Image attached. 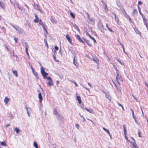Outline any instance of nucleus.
Instances as JSON below:
<instances>
[{"label":"nucleus","mask_w":148,"mask_h":148,"mask_svg":"<svg viewBox=\"0 0 148 148\" xmlns=\"http://www.w3.org/2000/svg\"><path fill=\"white\" fill-rule=\"evenodd\" d=\"M87 14L88 15V23L90 24H91L92 25H94L95 23V20L92 18L90 17L88 13H87Z\"/></svg>","instance_id":"1"},{"label":"nucleus","mask_w":148,"mask_h":148,"mask_svg":"<svg viewBox=\"0 0 148 148\" xmlns=\"http://www.w3.org/2000/svg\"><path fill=\"white\" fill-rule=\"evenodd\" d=\"M41 73L43 76V78L45 79H46V77H47V76L48 75V73H46L45 70L42 68L41 69Z\"/></svg>","instance_id":"2"},{"label":"nucleus","mask_w":148,"mask_h":148,"mask_svg":"<svg viewBox=\"0 0 148 148\" xmlns=\"http://www.w3.org/2000/svg\"><path fill=\"white\" fill-rule=\"evenodd\" d=\"M14 27L17 31L19 33H22L23 32V29L18 26Z\"/></svg>","instance_id":"3"},{"label":"nucleus","mask_w":148,"mask_h":148,"mask_svg":"<svg viewBox=\"0 0 148 148\" xmlns=\"http://www.w3.org/2000/svg\"><path fill=\"white\" fill-rule=\"evenodd\" d=\"M66 37L69 41V43L71 45H73V43L72 42L71 38L70 37L69 35L68 34H67L66 36Z\"/></svg>","instance_id":"4"},{"label":"nucleus","mask_w":148,"mask_h":148,"mask_svg":"<svg viewBox=\"0 0 148 148\" xmlns=\"http://www.w3.org/2000/svg\"><path fill=\"white\" fill-rule=\"evenodd\" d=\"M121 78V76H119L118 73H117V76L116 77V80L118 83V84L119 85H120L119 81L121 80H122Z\"/></svg>","instance_id":"5"},{"label":"nucleus","mask_w":148,"mask_h":148,"mask_svg":"<svg viewBox=\"0 0 148 148\" xmlns=\"http://www.w3.org/2000/svg\"><path fill=\"white\" fill-rule=\"evenodd\" d=\"M75 36L76 38L80 42L84 43V41L81 38L80 36L79 35H76Z\"/></svg>","instance_id":"6"},{"label":"nucleus","mask_w":148,"mask_h":148,"mask_svg":"<svg viewBox=\"0 0 148 148\" xmlns=\"http://www.w3.org/2000/svg\"><path fill=\"white\" fill-rule=\"evenodd\" d=\"M38 97L39 99V103H41L42 101V96L41 95V94L40 92L39 93L38 95Z\"/></svg>","instance_id":"7"},{"label":"nucleus","mask_w":148,"mask_h":148,"mask_svg":"<svg viewBox=\"0 0 148 148\" xmlns=\"http://www.w3.org/2000/svg\"><path fill=\"white\" fill-rule=\"evenodd\" d=\"M138 14V12L136 9H134L132 13V14L133 16L135 15H137Z\"/></svg>","instance_id":"8"},{"label":"nucleus","mask_w":148,"mask_h":148,"mask_svg":"<svg viewBox=\"0 0 148 148\" xmlns=\"http://www.w3.org/2000/svg\"><path fill=\"white\" fill-rule=\"evenodd\" d=\"M144 22V25L148 23H147V19L144 15L142 17Z\"/></svg>","instance_id":"9"},{"label":"nucleus","mask_w":148,"mask_h":148,"mask_svg":"<svg viewBox=\"0 0 148 148\" xmlns=\"http://www.w3.org/2000/svg\"><path fill=\"white\" fill-rule=\"evenodd\" d=\"M41 26L43 27L44 30L47 33V34H48V32L46 29L47 26L44 23Z\"/></svg>","instance_id":"10"},{"label":"nucleus","mask_w":148,"mask_h":148,"mask_svg":"<svg viewBox=\"0 0 148 148\" xmlns=\"http://www.w3.org/2000/svg\"><path fill=\"white\" fill-rule=\"evenodd\" d=\"M41 26L43 27L44 30L47 33V34H48V32L46 29L47 26L44 23Z\"/></svg>","instance_id":"11"},{"label":"nucleus","mask_w":148,"mask_h":148,"mask_svg":"<svg viewBox=\"0 0 148 148\" xmlns=\"http://www.w3.org/2000/svg\"><path fill=\"white\" fill-rule=\"evenodd\" d=\"M73 63L77 68L78 67V64L77 62V61L75 60V58L74 57L73 59Z\"/></svg>","instance_id":"12"},{"label":"nucleus","mask_w":148,"mask_h":148,"mask_svg":"<svg viewBox=\"0 0 148 148\" xmlns=\"http://www.w3.org/2000/svg\"><path fill=\"white\" fill-rule=\"evenodd\" d=\"M106 98L110 101H111V100L112 97L108 93H106Z\"/></svg>","instance_id":"13"},{"label":"nucleus","mask_w":148,"mask_h":148,"mask_svg":"<svg viewBox=\"0 0 148 148\" xmlns=\"http://www.w3.org/2000/svg\"><path fill=\"white\" fill-rule=\"evenodd\" d=\"M104 5H103L104 8V11L106 12H107L108 11V8L107 7V6L106 3H104Z\"/></svg>","instance_id":"14"},{"label":"nucleus","mask_w":148,"mask_h":148,"mask_svg":"<svg viewBox=\"0 0 148 148\" xmlns=\"http://www.w3.org/2000/svg\"><path fill=\"white\" fill-rule=\"evenodd\" d=\"M0 7L1 8L4 10L5 9V4L3 2H1L0 1Z\"/></svg>","instance_id":"15"},{"label":"nucleus","mask_w":148,"mask_h":148,"mask_svg":"<svg viewBox=\"0 0 148 148\" xmlns=\"http://www.w3.org/2000/svg\"><path fill=\"white\" fill-rule=\"evenodd\" d=\"M76 99L78 101L79 103V104H81L82 102V100L80 96H77L76 97Z\"/></svg>","instance_id":"16"},{"label":"nucleus","mask_w":148,"mask_h":148,"mask_svg":"<svg viewBox=\"0 0 148 148\" xmlns=\"http://www.w3.org/2000/svg\"><path fill=\"white\" fill-rule=\"evenodd\" d=\"M36 18V19L34 20V22L35 23H37L38 22V17L37 16L36 14H34Z\"/></svg>","instance_id":"17"},{"label":"nucleus","mask_w":148,"mask_h":148,"mask_svg":"<svg viewBox=\"0 0 148 148\" xmlns=\"http://www.w3.org/2000/svg\"><path fill=\"white\" fill-rule=\"evenodd\" d=\"M85 109H86L87 111L88 112L90 113H92L93 114H94V112L93 111V110L92 109H89L88 108H85Z\"/></svg>","instance_id":"18"},{"label":"nucleus","mask_w":148,"mask_h":148,"mask_svg":"<svg viewBox=\"0 0 148 148\" xmlns=\"http://www.w3.org/2000/svg\"><path fill=\"white\" fill-rule=\"evenodd\" d=\"M53 113L54 114L56 115V116H60V114H58V112L57 111L56 109H54L53 110Z\"/></svg>","instance_id":"19"},{"label":"nucleus","mask_w":148,"mask_h":148,"mask_svg":"<svg viewBox=\"0 0 148 148\" xmlns=\"http://www.w3.org/2000/svg\"><path fill=\"white\" fill-rule=\"evenodd\" d=\"M34 9H35L36 10H39V5H38V4H34Z\"/></svg>","instance_id":"20"},{"label":"nucleus","mask_w":148,"mask_h":148,"mask_svg":"<svg viewBox=\"0 0 148 148\" xmlns=\"http://www.w3.org/2000/svg\"><path fill=\"white\" fill-rule=\"evenodd\" d=\"M93 60L97 63H98L99 62V60L98 58L96 57H94L93 58Z\"/></svg>","instance_id":"21"},{"label":"nucleus","mask_w":148,"mask_h":148,"mask_svg":"<svg viewBox=\"0 0 148 148\" xmlns=\"http://www.w3.org/2000/svg\"><path fill=\"white\" fill-rule=\"evenodd\" d=\"M84 41L90 47L92 46V44L89 43V41L88 40L84 39Z\"/></svg>","instance_id":"22"},{"label":"nucleus","mask_w":148,"mask_h":148,"mask_svg":"<svg viewBox=\"0 0 148 148\" xmlns=\"http://www.w3.org/2000/svg\"><path fill=\"white\" fill-rule=\"evenodd\" d=\"M123 131L124 132V134H127V130L126 129V126L125 125H123Z\"/></svg>","instance_id":"23"},{"label":"nucleus","mask_w":148,"mask_h":148,"mask_svg":"<svg viewBox=\"0 0 148 148\" xmlns=\"http://www.w3.org/2000/svg\"><path fill=\"white\" fill-rule=\"evenodd\" d=\"M9 101V99L7 97H5L4 99V102L5 104L8 103V102Z\"/></svg>","instance_id":"24"},{"label":"nucleus","mask_w":148,"mask_h":148,"mask_svg":"<svg viewBox=\"0 0 148 148\" xmlns=\"http://www.w3.org/2000/svg\"><path fill=\"white\" fill-rule=\"evenodd\" d=\"M47 84L50 86H52L53 85L52 80L49 81L47 82Z\"/></svg>","instance_id":"25"},{"label":"nucleus","mask_w":148,"mask_h":148,"mask_svg":"<svg viewBox=\"0 0 148 148\" xmlns=\"http://www.w3.org/2000/svg\"><path fill=\"white\" fill-rule=\"evenodd\" d=\"M127 17L129 18V21L131 23H132V24L134 25V21L129 16H127Z\"/></svg>","instance_id":"26"},{"label":"nucleus","mask_w":148,"mask_h":148,"mask_svg":"<svg viewBox=\"0 0 148 148\" xmlns=\"http://www.w3.org/2000/svg\"><path fill=\"white\" fill-rule=\"evenodd\" d=\"M12 73L16 77L18 76V75L17 74V72L16 71L14 70L12 71Z\"/></svg>","instance_id":"27"},{"label":"nucleus","mask_w":148,"mask_h":148,"mask_svg":"<svg viewBox=\"0 0 148 148\" xmlns=\"http://www.w3.org/2000/svg\"><path fill=\"white\" fill-rule=\"evenodd\" d=\"M133 147L132 148H139L138 145L136 144V143L134 142L132 144Z\"/></svg>","instance_id":"28"},{"label":"nucleus","mask_w":148,"mask_h":148,"mask_svg":"<svg viewBox=\"0 0 148 148\" xmlns=\"http://www.w3.org/2000/svg\"><path fill=\"white\" fill-rule=\"evenodd\" d=\"M103 129L106 132L110 135V136H111L110 133L109 132V131L106 129L105 127H103Z\"/></svg>","instance_id":"29"},{"label":"nucleus","mask_w":148,"mask_h":148,"mask_svg":"<svg viewBox=\"0 0 148 148\" xmlns=\"http://www.w3.org/2000/svg\"><path fill=\"white\" fill-rule=\"evenodd\" d=\"M50 20L53 23H56V21L55 20V19L53 18L52 17H51Z\"/></svg>","instance_id":"30"},{"label":"nucleus","mask_w":148,"mask_h":148,"mask_svg":"<svg viewBox=\"0 0 148 148\" xmlns=\"http://www.w3.org/2000/svg\"><path fill=\"white\" fill-rule=\"evenodd\" d=\"M132 116H133V117L134 119V121H135V122L136 123H137V124H138V125H139V123H138V121H137V120L136 118V117L134 116V115H132Z\"/></svg>","instance_id":"31"},{"label":"nucleus","mask_w":148,"mask_h":148,"mask_svg":"<svg viewBox=\"0 0 148 148\" xmlns=\"http://www.w3.org/2000/svg\"><path fill=\"white\" fill-rule=\"evenodd\" d=\"M123 13L125 16H126L127 17L129 16L127 15V13L124 9H123Z\"/></svg>","instance_id":"32"},{"label":"nucleus","mask_w":148,"mask_h":148,"mask_svg":"<svg viewBox=\"0 0 148 148\" xmlns=\"http://www.w3.org/2000/svg\"><path fill=\"white\" fill-rule=\"evenodd\" d=\"M114 15L115 17L114 19L117 22V23H118L119 21V20L118 18L116 16V15L115 14H114Z\"/></svg>","instance_id":"33"},{"label":"nucleus","mask_w":148,"mask_h":148,"mask_svg":"<svg viewBox=\"0 0 148 148\" xmlns=\"http://www.w3.org/2000/svg\"><path fill=\"white\" fill-rule=\"evenodd\" d=\"M106 27L108 29V30L111 32H113V30H112V29H111L108 26V24H106Z\"/></svg>","instance_id":"34"},{"label":"nucleus","mask_w":148,"mask_h":148,"mask_svg":"<svg viewBox=\"0 0 148 148\" xmlns=\"http://www.w3.org/2000/svg\"><path fill=\"white\" fill-rule=\"evenodd\" d=\"M34 146L36 148H38V145L36 141H34L33 143Z\"/></svg>","instance_id":"35"},{"label":"nucleus","mask_w":148,"mask_h":148,"mask_svg":"<svg viewBox=\"0 0 148 148\" xmlns=\"http://www.w3.org/2000/svg\"><path fill=\"white\" fill-rule=\"evenodd\" d=\"M70 14L71 16L72 17L73 19H75V17L74 14L72 12H70Z\"/></svg>","instance_id":"36"},{"label":"nucleus","mask_w":148,"mask_h":148,"mask_svg":"<svg viewBox=\"0 0 148 148\" xmlns=\"http://www.w3.org/2000/svg\"><path fill=\"white\" fill-rule=\"evenodd\" d=\"M58 47L57 46H55V47L54 52L55 53H56V51L58 50Z\"/></svg>","instance_id":"37"},{"label":"nucleus","mask_w":148,"mask_h":148,"mask_svg":"<svg viewBox=\"0 0 148 148\" xmlns=\"http://www.w3.org/2000/svg\"><path fill=\"white\" fill-rule=\"evenodd\" d=\"M1 145L2 146H6L7 145V144L5 142H1Z\"/></svg>","instance_id":"38"},{"label":"nucleus","mask_w":148,"mask_h":148,"mask_svg":"<svg viewBox=\"0 0 148 148\" xmlns=\"http://www.w3.org/2000/svg\"><path fill=\"white\" fill-rule=\"evenodd\" d=\"M44 42H45V44L46 46H47V48H48L49 46H48V43H47V39H44Z\"/></svg>","instance_id":"39"},{"label":"nucleus","mask_w":148,"mask_h":148,"mask_svg":"<svg viewBox=\"0 0 148 148\" xmlns=\"http://www.w3.org/2000/svg\"><path fill=\"white\" fill-rule=\"evenodd\" d=\"M70 82H72V83H73L74 84L75 87L78 86V85L75 81H71Z\"/></svg>","instance_id":"40"},{"label":"nucleus","mask_w":148,"mask_h":148,"mask_svg":"<svg viewBox=\"0 0 148 148\" xmlns=\"http://www.w3.org/2000/svg\"><path fill=\"white\" fill-rule=\"evenodd\" d=\"M141 133L140 131L139 130H138V136L139 137H142V136L141 135Z\"/></svg>","instance_id":"41"},{"label":"nucleus","mask_w":148,"mask_h":148,"mask_svg":"<svg viewBox=\"0 0 148 148\" xmlns=\"http://www.w3.org/2000/svg\"><path fill=\"white\" fill-rule=\"evenodd\" d=\"M14 130L17 134H18L19 132V130L18 128H16L14 129Z\"/></svg>","instance_id":"42"},{"label":"nucleus","mask_w":148,"mask_h":148,"mask_svg":"<svg viewBox=\"0 0 148 148\" xmlns=\"http://www.w3.org/2000/svg\"><path fill=\"white\" fill-rule=\"evenodd\" d=\"M90 38L94 41V43H96V41L94 38L91 36Z\"/></svg>","instance_id":"43"},{"label":"nucleus","mask_w":148,"mask_h":148,"mask_svg":"<svg viewBox=\"0 0 148 148\" xmlns=\"http://www.w3.org/2000/svg\"><path fill=\"white\" fill-rule=\"evenodd\" d=\"M117 104H118L119 106L121 107L122 108V109H123L124 110H125L123 106H122L121 104L119 103H117Z\"/></svg>","instance_id":"44"},{"label":"nucleus","mask_w":148,"mask_h":148,"mask_svg":"<svg viewBox=\"0 0 148 148\" xmlns=\"http://www.w3.org/2000/svg\"><path fill=\"white\" fill-rule=\"evenodd\" d=\"M44 23L42 22L41 19H40L39 21V24L41 25H42Z\"/></svg>","instance_id":"45"},{"label":"nucleus","mask_w":148,"mask_h":148,"mask_svg":"<svg viewBox=\"0 0 148 148\" xmlns=\"http://www.w3.org/2000/svg\"><path fill=\"white\" fill-rule=\"evenodd\" d=\"M124 136H125V139L128 142L129 141V140L128 139V137H127V134H125V135H124Z\"/></svg>","instance_id":"46"},{"label":"nucleus","mask_w":148,"mask_h":148,"mask_svg":"<svg viewBox=\"0 0 148 148\" xmlns=\"http://www.w3.org/2000/svg\"><path fill=\"white\" fill-rule=\"evenodd\" d=\"M46 79H47L49 81H51V80H52L51 77H46Z\"/></svg>","instance_id":"47"},{"label":"nucleus","mask_w":148,"mask_h":148,"mask_svg":"<svg viewBox=\"0 0 148 148\" xmlns=\"http://www.w3.org/2000/svg\"><path fill=\"white\" fill-rule=\"evenodd\" d=\"M14 40L15 41V43H17V40H18L17 38H15V37H14Z\"/></svg>","instance_id":"48"},{"label":"nucleus","mask_w":148,"mask_h":148,"mask_svg":"<svg viewBox=\"0 0 148 148\" xmlns=\"http://www.w3.org/2000/svg\"><path fill=\"white\" fill-rule=\"evenodd\" d=\"M77 129H79V125L78 124H76L75 125Z\"/></svg>","instance_id":"49"},{"label":"nucleus","mask_w":148,"mask_h":148,"mask_svg":"<svg viewBox=\"0 0 148 148\" xmlns=\"http://www.w3.org/2000/svg\"><path fill=\"white\" fill-rule=\"evenodd\" d=\"M28 46L27 45H26V47H25V52L28 51Z\"/></svg>","instance_id":"50"},{"label":"nucleus","mask_w":148,"mask_h":148,"mask_svg":"<svg viewBox=\"0 0 148 148\" xmlns=\"http://www.w3.org/2000/svg\"><path fill=\"white\" fill-rule=\"evenodd\" d=\"M142 4V2L140 1H138V5H141Z\"/></svg>","instance_id":"51"},{"label":"nucleus","mask_w":148,"mask_h":148,"mask_svg":"<svg viewBox=\"0 0 148 148\" xmlns=\"http://www.w3.org/2000/svg\"><path fill=\"white\" fill-rule=\"evenodd\" d=\"M101 2L103 4V5H104V4H105L104 3H106V2H104L103 1V0H101Z\"/></svg>","instance_id":"52"},{"label":"nucleus","mask_w":148,"mask_h":148,"mask_svg":"<svg viewBox=\"0 0 148 148\" xmlns=\"http://www.w3.org/2000/svg\"><path fill=\"white\" fill-rule=\"evenodd\" d=\"M131 111H132V115H134V111L132 109H131Z\"/></svg>","instance_id":"53"},{"label":"nucleus","mask_w":148,"mask_h":148,"mask_svg":"<svg viewBox=\"0 0 148 148\" xmlns=\"http://www.w3.org/2000/svg\"><path fill=\"white\" fill-rule=\"evenodd\" d=\"M144 25L146 26L147 30H148V24L147 23L146 24H145Z\"/></svg>","instance_id":"54"},{"label":"nucleus","mask_w":148,"mask_h":148,"mask_svg":"<svg viewBox=\"0 0 148 148\" xmlns=\"http://www.w3.org/2000/svg\"><path fill=\"white\" fill-rule=\"evenodd\" d=\"M139 13H140V14L141 15V16L142 17V16H144V15L141 12V11L140 10V11H139Z\"/></svg>","instance_id":"55"},{"label":"nucleus","mask_w":148,"mask_h":148,"mask_svg":"<svg viewBox=\"0 0 148 148\" xmlns=\"http://www.w3.org/2000/svg\"><path fill=\"white\" fill-rule=\"evenodd\" d=\"M86 34L89 37V38H90V36H91L90 35V34H89V33H86Z\"/></svg>","instance_id":"56"},{"label":"nucleus","mask_w":148,"mask_h":148,"mask_svg":"<svg viewBox=\"0 0 148 148\" xmlns=\"http://www.w3.org/2000/svg\"><path fill=\"white\" fill-rule=\"evenodd\" d=\"M10 125L9 124H7L5 126H6V127H7L8 126H9Z\"/></svg>","instance_id":"57"},{"label":"nucleus","mask_w":148,"mask_h":148,"mask_svg":"<svg viewBox=\"0 0 148 148\" xmlns=\"http://www.w3.org/2000/svg\"><path fill=\"white\" fill-rule=\"evenodd\" d=\"M138 9L139 11H140V9L139 5H138Z\"/></svg>","instance_id":"58"},{"label":"nucleus","mask_w":148,"mask_h":148,"mask_svg":"<svg viewBox=\"0 0 148 148\" xmlns=\"http://www.w3.org/2000/svg\"><path fill=\"white\" fill-rule=\"evenodd\" d=\"M89 121H90V122H92V123H93V121H92V120H91L90 119H87Z\"/></svg>","instance_id":"59"},{"label":"nucleus","mask_w":148,"mask_h":148,"mask_svg":"<svg viewBox=\"0 0 148 148\" xmlns=\"http://www.w3.org/2000/svg\"><path fill=\"white\" fill-rule=\"evenodd\" d=\"M53 57L54 59L56 60V57L55 56H53Z\"/></svg>","instance_id":"60"},{"label":"nucleus","mask_w":148,"mask_h":148,"mask_svg":"<svg viewBox=\"0 0 148 148\" xmlns=\"http://www.w3.org/2000/svg\"><path fill=\"white\" fill-rule=\"evenodd\" d=\"M131 138L133 140H134V142H135V141L134 140V139L132 137H131Z\"/></svg>","instance_id":"61"},{"label":"nucleus","mask_w":148,"mask_h":148,"mask_svg":"<svg viewBox=\"0 0 148 148\" xmlns=\"http://www.w3.org/2000/svg\"><path fill=\"white\" fill-rule=\"evenodd\" d=\"M26 52V53H27V55L28 56H29V53H28V51H27V52Z\"/></svg>","instance_id":"62"},{"label":"nucleus","mask_w":148,"mask_h":148,"mask_svg":"<svg viewBox=\"0 0 148 148\" xmlns=\"http://www.w3.org/2000/svg\"><path fill=\"white\" fill-rule=\"evenodd\" d=\"M26 52V53H27V55L28 56H29V53H28V51H27V52Z\"/></svg>","instance_id":"63"},{"label":"nucleus","mask_w":148,"mask_h":148,"mask_svg":"<svg viewBox=\"0 0 148 148\" xmlns=\"http://www.w3.org/2000/svg\"><path fill=\"white\" fill-rule=\"evenodd\" d=\"M145 84L147 86L148 88V85H147V84L146 82L145 83Z\"/></svg>","instance_id":"64"}]
</instances>
